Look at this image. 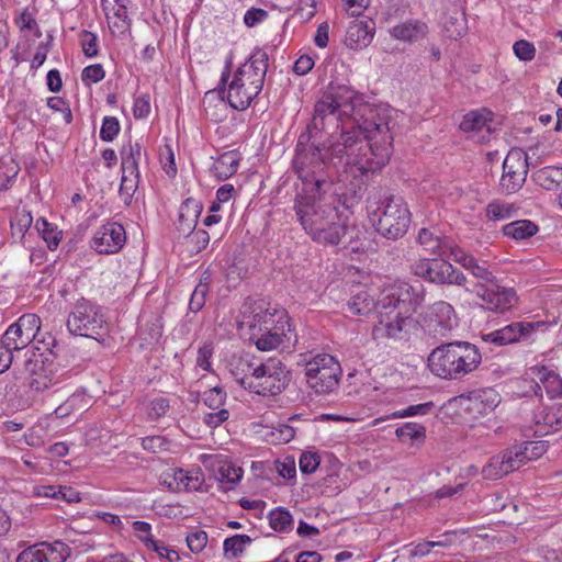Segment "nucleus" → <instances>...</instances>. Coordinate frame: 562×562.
<instances>
[{"label":"nucleus","mask_w":562,"mask_h":562,"mask_svg":"<svg viewBox=\"0 0 562 562\" xmlns=\"http://www.w3.org/2000/svg\"><path fill=\"white\" fill-rule=\"evenodd\" d=\"M355 132L363 139L367 154L376 157L375 167H384L391 157L393 135L385 110L366 102L361 94L347 85L330 82L315 103L311 131L331 134Z\"/></svg>","instance_id":"obj_1"},{"label":"nucleus","mask_w":562,"mask_h":562,"mask_svg":"<svg viewBox=\"0 0 562 562\" xmlns=\"http://www.w3.org/2000/svg\"><path fill=\"white\" fill-rule=\"evenodd\" d=\"M324 132L311 131L299 136L292 161L293 170L302 182L297 192H329L333 186L330 170L339 166L356 168L361 176H368L383 167H375L376 157L367 154L363 139L355 132L342 133L341 142L327 139L321 147L317 143Z\"/></svg>","instance_id":"obj_2"},{"label":"nucleus","mask_w":562,"mask_h":562,"mask_svg":"<svg viewBox=\"0 0 562 562\" xmlns=\"http://www.w3.org/2000/svg\"><path fill=\"white\" fill-rule=\"evenodd\" d=\"M453 259L476 280L471 284L468 282L463 288L482 301L481 306L484 310L503 314L515 306L518 300L516 291L513 288L499 285L485 262L480 263L476 258L461 249L453 252Z\"/></svg>","instance_id":"obj_3"},{"label":"nucleus","mask_w":562,"mask_h":562,"mask_svg":"<svg viewBox=\"0 0 562 562\" xmlns=\"http://www.w3.org/2000/svg\"><path fill=\"white\" fill-rule=\"evenodd\" d=\"M481 362L479 348L468 341L441 344L428 356L430 371L446 380H461L474 372Z\"/></svg>","instance_id":"obj_4"},{"label":"nucleus","mask_w":562,"mask_h":562,"mask_svg":"<svg viewBox=\"0 0 562 562\" xmlns=\"http://www.w3.org/2000/svg\"><path fill=\"white\" fill-rule=\"evenodd\" d=\"M268 54L261 48H256L247 61L236 70L226 92V99L233 109L246 110L260 93L268 70Z\"/></svg>","instance_id":"obj_5"},{"label":"nucleus","mask_w":562,"mask_h":562,"mask_svg":"<svg viewBox=\"0 0 562 562\" xmlns=\"http://www.w3.org/2000/svg\"><path fill=\"white\" fill-rule=\"evenodd\" d=\"M328 192H296L293 211L303 231L311 237L326 220L336 216V198Z\"/></svg>","instance_id":"obj_6"},{"label":"nucleus","mask_w":562,"mask_h":562,"mask_svg":"<svg viewBox=\"0 0 562 562\" xmlns=\"http://www.w3.org/2000/svg\"><path fill=\"white\" fill-rule=\"evenodd\" d=\"M376 231L389 239H397L405 235L411 223V212L401 195H389L383 199L375 212Z\"/></svg>","instance_id":"obj_7"},{"label":"nucleus","mask_w":562,"mask_h":562,"mask_svg":"<svg viewBox=\"0 0 562 562\" xmlns=\"http://www.w3.org/2000/svg\"><path fill=\"white\" fill-rule=\"evenodd\" d=\"M342 374L339 362L330 355L319 353L305 363V378L310 389L318 395L329 394L338 387Z\"/></svg>","instance_id":"obj_8"},{"label":"nucleus","mask_w":562,"mask_h":562,"mask_svg":"<svg viewBox=\"0 0 562 562\" xmlns=\"http://www.w3.org/2000/svg\"><path fill=\"white\" fill-rule=\"evenodd\" d=\"M101 307L93 302L81 297L78 300L67 318V328L70 334L89 338L101 335L104 326Z\"/></svg>","instance_id":"obj_9"},{"label":"nucleus","mask_w":562,"mask_h":562,"mask_svg":"<svg viewBox=\"0 0 562 562\" xmlns=\"http://www.w3.org/2000/svg\"><path fill=\"white\" fill-rule=\"evenodd\" d=\"M25 367L30 374L29 386L32 391L45 392L55 389L57 392L69 386L70 373L48 359L42 360L41 363L38 360H29Z\"/></svg>","instance_id":"obj_10"},{"label":"nucleus","mask_w":562,"mask_h":562,"mask_svg":"<svg viewBox=\"0 0 562 562\" xmlns=\"http://www.w3.org/2000/svg\"><path fill=\"white\" fill-rule=\"evenodd\" d=\"M272 325H266L250 340L260 351H271L278 348L286 349L294 346L297 338L292 330L290 317L284 310L277 313Z\"/></svg>","instance_id":"obj_11"},{"label":"nucleus","mask_w":562,"mask_h":562,"mask_svg":"<svg viewBox=\"0 0 562 562\" xmlns=\"http://www.w3.org/2000/svg\"><path fill=\"white\" fill-rule=\"evenodd\" d=\"M424 302V288L422 284L395 282L383 289L379 296V306L394 307L403 314L413 315Z\"/></svg>","instance_id":"obj_12"},{"label":"nucleus","mask_w":562,"mask_h":562,"mask_svg":"<svg viewBox=\"0 0 562 562\" xmlns=\"http://www.w3.org/2000/svg\"><path fill=\"white\" fill-rule=\"evenodd\" d=\"M291 376V370L281 360L270 358L262 362L251 393L261 396L279 395L289 385Z\"/></svg>","instance_id":"obj_13"},{"label":"nucleus","mask_w":562,"mask_h":562,"mask_svg":"<svg viewBox=\"0 0 562 562\" xmlns=\"http://www.w3.org/2000/svg\"><path fill=\"white\" fill-rule=\"evenodd\" d=\"M415 276L437 284L465 286L468 278L450 262L441 259H422L413 265Z\"/></svg>","instance_id":"obj_14"},{"label":"nucleus","mask_w":562,"mask_h":562,"mask_svg":"<svg viewBox=\"0 0 562 562\" xmlns=\"http://www.w3.org/2000/svg\"><path fill=\"white\" fill-rule=\"evenodd\" d=\"M411 314H403L394 307L379 306L378 321L373 326L374 338H405L411 328L415 326V321Z\"/></svg>","instance_id":"obj_15"},{"label":"nucleus","mask_w":562,"mask_h":562,"mask_svg":"<svg viewBox=\"0 0 562 562\" xmlns=\"http://www.w3.org/2000/svg\"><path fill=\"white\" fill-rule=\"evenodd\" d=\"M281 310L271 308L270 304L263 300L246 301L240 310L239 319L237 321L238 329L249 333V340L266 325H272L277 313Z\"/></svg>","instance_id":"obj_16"},{"label":"nucleus","mask_w":562,"mask_h":562,"mask_svg":"<svg viewBox=\"0 0 562 562\" xmlns=\"http://www.w3.org/2000/svg\"><path fill=\"white\" fill-rule=\"evenodd\" d=\"M41 329V318L36 314H23L2 334L1 339L14 352L29 347Z\"/></svg>","instance_id":"obj_17"},{"label":"nucleus","mask_w":562,"mask_h":562,"mask_svg":"<svg viewBox=\"0 0 562 562\" xmlns=\"http://www.w3.org/2000/svg\"><path fill=\"white\" fill-rule=\"evenodd\" d=\"M528 156L519 148H513L508 151L503 162V175L501 187L506 193L518 191L526 181L528 173Z\"/></svg>","instance_id":"obj_18"},{"label":"nucleus","mask_w":562,"mask_h":562,"mask_svg":"<svg viewBox=\"0 0 562 562\" xmlns=\"http://www.w3.org/2000/svg\"><path fill=\"white\" fill-rule=\"evenodd\" d=\"M550 323L543 321L537 322H515L504 326L497 330L491 331L482 336L486 342L497 346H505L528 338L537 330H546Z\"/></svg>","instance_id":"obj_19"},{"label":"nucleus","mask_w":562,"mask_h":562,"mask_svg":"<svg viewBox=\"0 0 562 562\" xmlns=\"http://www.w3.org/2000/svg\"><path fill=\"white\" fill-rule=\"evenodd\" d=\"M457 326L454 308L445 301L434 303L426 317V328L434 337L445 338Z\"/></svg>","instance_id":"obj_20"},{"label":"nucleus","mask_w":562,"mask_h":562,"mask_svg":"<svg viewBox=\"0 0 562 562\" xmlns=\"http://www.w3.org/2000/svg\"><path fill=\"white\" fill-rule=\"evenodd\" d=\"M69 557V548L61 541L42 542L23 550L16 562H65Z\"/></svg>","instance_id":"obj_21"},{"label":"nucleus","mask_w":562,"mask_h":562,"mask_svg":"<svg viewBox=\"0 0 562 562\" xmlns=\"http://www.w3.org/2000/svg\"><path fill=\"white\" fill-rule=\"evenodd\" d=\"M126 241L124 227L116 222H109L102 225L92 238V247L99 254H115Z\"/></svg>","instance_id":"obj_22"},{"label":"nucleus","mask_w":562,"mask_h":562,"mask_svg":"<svg viewBox=\"0 0 562 562\" xmlns=\"http://www.w3.org/2000/svg\"><path fill=\"white\" fill-rule=\"evenodd\" d=\"M491 115L492 113L486 110L470 111L463 116L459 127L476 142H488L492 132Z\"/></svg>","instance_id":"obj_23"},{"label":"nucleus","mask_w":562,"mask_h":562,"mask_svg":"<svg viewBox=\"0 0 562 562\" xmlns=\"http://www.w3.org/2000/svg\"><path fill=\"white\" fill-rule=\"evenodd\" d=\"M520 467L521 460L518 459L517 452L514 448H509L503 453L492 457L482 468L481 474L485 480H499Z\"/></svg>","instance_id":"obj_24"},{"label":"nucleus","mask_w":562,"mask_h":562,"mask_svg":"<svg viewBox=\"0 0 562 562\" xmlns=\"http://www.w3.org/2000/svg\"><path fill=\"white\" fill-rule=\"evenodd\" d=\"M348 231L349 226L347 221L342 218L337 209L336 216H333L331 220H326L311 238L317 244L335 246L341 243L342 238L348 234Z\"/></svg>","instance_id":"obj_25"},{"label":"nucleus","mask_w":562,"mask_h":562,"mask_svg":"<svg viewBox=\"0 0 562 562\" xmlns=\"http://www.w3.org/2000/svg\"><path fill=\"white\" fill-rule=\"evenodd\" d=\"M261 364L262 361L256 360L254 357H239L231 362V373L240 386L251 392Z\"/></svg>","instance_id":"obj_26"},{"label":"nucleus","mask_w":562,"mask_h":562,"mask_svg":"<svg viewBox=\"0 0 562 562\" xmlns=\"http://www.w3.org/2000/svg\"><path fill=\"white\" fill-rule=\"evenodd\" d=\"M374 30L375 23L371 19L353 20L347 29L345 44L355 50L362 49L371 43Z\"/></svg>","instance_id":"obj_27"},{"label":"nucleus","mask_w":562,"mask_h":562,"mask_svg":"<svg viewBox=\"0 0 562 562\" xmlns=\"http://www.w3.org/2000/svg\"><path fill=\"white\" fill-rule=\"evenodd\" d=\"M428 25L417 19L406 20L390 30V34L393 38L408 44L424 40L428 35Z\"/></svg>","instance_id":"obj_28"},{"label":"nucleus","mask_w":562,"mask_h":562,"mask_svg":"<svg viewBox=\"0 0 562 562\" xmlns=\"http://www.w3.org/2000/svg\"><path fill=\"white\" fill-rule=\"evenodd\" d=\"M201 212L202 204L199 201L189 198L182 202L177 223L178 231L183 235H190L196 226Z\"/></svg>","instance_id":"obj_29"},{"label":"nucleus","mask_w":562,"mask_h":562,"mask_svg":"<svg viewBox=\"0 0 562 562\" xmlns=\"http://www.w3.org/2000/svg\"><path fill=\"white\" fill-rule=\"evenodd\" d=\"M530 370L550 398L562 396V378L559 373L546 366H533Z\"/></svg>","instance_id":"obj_30"},{"label":"nucleus","mask_w":562,"mask_h":562,"mask_svg":"<svg viewBox=\"0 0 562 562\" xmlns=\"http://www.w3.org/2000/svg\"><path fill=\"white\" fill-rule=\"evenodd\" d=\"M349 311L355 315L367 316L373 310L379 314V297L368 289H361L355 293L348 301Z\"/></svg>","instance_id":"obj_31"},{"label":"nucleus","mask_w":562,"mask_h":562,"mask_svg":"<svg viewBox=\"0 0 562 562\" xmlns=\"http://www.w3.org/2000/svg\"><path fill=\"white\" fill-rule=\"evenodd\" d=\"M120 155L122 173L139 175L138 164L143 155L142 145L138 142L132 143L130 140L122 146Z\"/></svg>","instance_id":"obj_32"},{"label":"nucleus","mask_w":562,"mask_h":562,"mask_svg":"<svg viewBox=\"0 0 562 562\" xmlns=\"http://www.w3.org/2000/svg\"><path fill=\"white\" fill-rule=\"evenodd\" d=\"M140 408L146 414L147 420L154 422L164 417L170 409V402L162 395L146 396L140 402Z\"/></svg>","instance_id":"obj_33"},{"label":"nucleus","mask_w":562,"mask_h":562,"mask_svg":"<svg viewBox=\"0 0 562 562\" xmlns=\"http://www.w3.org/2000/svg\"><path fill=\"white\" fill-rule=\"evenodd\" d=\"M472 409L479 413L493 411L501 402L498 393L494 389H483L471 393Z\"/></svg>","instance_id":"obj_34"},{"label":"nucleus","mask_w":562,"mask_h":562,"mask_svg":"<svg viewBox=\"0 0 562 562\" xmlns=\"http://www.w3.org/2000/svg\"><path fill=\"white\" fill-rule=\"evenodd\" d=\"M535 420L537 425L547 427V431H558L562 429V403L543 408L535 415Z\"/></svg>","instance_id":"obj_35"},{"label":"nucleus","mask_w":562,"mask_h":562,"mask_svg":"<svg viewBox=\"0 0 562 562\" xmlns=\"http://www.w3.org/2000/svg\"><path fill=\"white\" fill-rule=\"evenodd\" d=\"M505 236L512 237L516 240L527 239L538 233V226L529 220H519L506 224L503 227Z\"/></svg>","instance_id":"obj_36"},{"label":"nucleus","mask_w":562,"mask_h":562,"mask_svg":"<svg viewBox=\"0 0 562 562\" xmlns=\"http://www.w3.org/2000/svg\"><path fill=\"white\" fill-rule=\"evenodd\" d=\"M535 181L546 190H557L562 183V168L544 167L533 175Z\"/></svg>","instance_id":"obj_37"},{"label":"nucleus","mask_w":562,"mask_h":562,"mask_svg":"<svg viewBox=\"0 0 562 562\" xmlns=\"http://www.w3.org/2000/svg\"><path fill=\"white\" fill-rule=\"evenodd\" d=\"M20 171L19 164L11 156L0 158V190H7Z\"/></svg>","instance_id":"obj_38"},{"label":"nucleus","mask_w":562,"mask_h":562,"mask_svg":"<svg viewBox=\"0 0 562 562\" xmlns=\"http://www.w3.org/2000/svg\"><path fill=\"white\" fill-rule=\"evenodd\" d=\"M173 479L177 483V487L186 491H199L203 483L201 473L187 472L181 469L175 471Z\"/></svg>","instance_id":"obj_39"},{"label":"nucleus","mask_w":562,"mask_h":562,"mask_svg":"<svg viewBox=\"0 0 562 562\" xmlns=\"http://www.w3.org/2000/svg\"><path fill=\"white\" fill-rule=\"evenodd\" d=\"M514 450L518 454V459L521 460V467L530 460L540 458L547 450V446L543 442L525 441L520 446H514Z\"/></svg>","instance_id":"obj_40"},{"label":"nucleus","mask_w":562,"mask_h":562,"mask_svg":"<svg viewBox=\"0 0 562 562\" xmlns=\"http://www.w3.org/2000/svg\"><path fill=\"white\" fill-rule=\"evenodd\" d=\"M269 524L274 531L286 532L292 530L293 519L286 509L277 508L270 512Z\"/></svg>","instance_id":"obj_41"},{"label":"nucleus","mask_w":562,"mask_h":562,"mask_svg":"<svg viewBox=\"0 0 562 562\" xmlns=\"http://www.w3.org/2000/svg\"><path fill=\"white\" fill-rule=\"evenodd\" d=\"M516 211L512 203L493 201L486 206V216L492 221H502L512 217Z\"/></svg>","instance_id":"obj_42"},{"label":"nucleus","mask_w":562,"mask_h":562,"mask_svg":"<svg viewBox=\"0 0 562 562\" xmlns=\"http://www.w3.org/2000/svg\"><path fill=\"white\" fill-rule=\"evenodd\" d=\"M138 180L139 175L122 173L119 194L125 205H130L132 203L133 196L138 188Z\"/></svg>","instance_id":"obj_43"},{"label":"nucleus","mask_w":562,"mask_h":562,"mask_svg":"<svg viewBox=\"0 0 562 562\" xmlns=\"http://www.w3.org/2000/svg\"><path fill=\"white\" fill-rule=\"evenodd\" d=\"M33 217L30 212L25 210L18 211L11 220L12 236L22 240L25 233L31 227Z\"/></svg>","instance_id":"obj_44"},{"label":"nucleus","mask_w":562,"mask_h":562,"mask_svg":"<svg viewBox=\"0 0 562 562\" xmlns=\"http://www.w3.org/2000/svg\"><path fill=\"white\" fill-rule=\"evenodd\" d=\"M295 428L288 424H278L266 435L269 442L282 445L290 442L295 436Z\"/></svg>","instance_id":"obj_45"},{"label":"nucleus","mask_w":562,"mask_h":562,"mask_svg":"<svg viewBox=\"0 0 562 562\" xmlns=\"http://www.w3.org/2000/svg\"><path fill=\"white\" fill-rule=\"evenodd\" d=\"M251 538L247 535H235L224 540L223 549L225 554L237 558L244 552L246 544L251 543Z\"/></svg>","instance_id":"obj_46"},{"label":"nucleus","mask_w":562,"mask_h":562,"mask_svg":"<svg viewBox=\"0 0 562 562\" xmlns=\"http://www.w3.org/2000/svg\"><path fill=\"white\" fill-rule=\"evenodd\" d=\"M162 335V324L159 317H154L146 324L139 327V336L147 344H153L159 340Z\"/></svg>","instance_id":"obj_47"},{"label":"nucleus","mask_w":562,"mask_h":562,"mask_svg":"<svg viewBox=\"0 0 562 562\" xmlns=\"http://www.w3.org/2000/svg\"><path fill=\"white\" fill-rule=\"evenodd\" d=\"M418 243L430 254H440L441 238L429 228H422L417 237Z\"/></svg>","instance_id":"obj_48"},{"label":"nucleus","mask_w":562,"mask_h":562,"mask_svg":"<svg viewBox=\"0 0 562 562\" xmlns=\"http://www.w3.org/2000/svg\"><path fill=\"white\" fill-rule=\"evenodd\" d=\"M396 436L405 440H423L426 437V428L417 423H405L395 431Z\"/></svg>","instance_id":"obj_49"},{"label":"nucleus","mask_w":562,"mask_h":562,"mask_svg":"<svg viewBox=\"0 0 562 562\" xmlns=\"http://www.w3.org/2000/svg\"><path fill=\"white\" fill-rule=\"evenodd\" d=\"M226 400V393L218 386H215L206 392H204L203 401L206 406L211 409H223Z\"/></svg>","instance_id":"obj_50"},{"label":"nucleus","mask_w":562,"mask_h":562,"mask_svg":"<svg viewBox=\"0 0 562 562\" xmlns=\"http://www.w3.org/2000/svg\"><path fill=\"white\" fill-rule=\"evenodd\" d=\"M80 37V45L82 47V52L85 56L91 58L95 57L99 53L98 49V37L94 33L89 31H82L79 34Z\"/></svg>","instance_id":"obj_51"},{"label":"nucleus","mask_w":562,"mask_h":562,"mask_svg":"<svg viewBox=\"0 0 562 562\" xmlns=\"http://www.w3.org/2000/svg\"><path fill=\"white\" fill-rule=\"evenodd\" d=\"M434 408L432 402H426L417 405H411L407 408L394 412L392 418H404L416 415H427Z\"/></svg>","instance_id":"obj_52"},{"label":"nucleus","mask_w":562,"mask_h":562,"mask_svg":"<svg viewBox=\"0 0 562 562\" xmlns=\"http://www.w3.org/2000/svg\"><path fill=\"white\" fill-rule=\"evenodd\" d=\"M105 77V71L100 64H94L83 68L81 72V80L86 86L100 82Z\"/></svg>","instance_id":"obj_53"},{"label":"nucleus","mask_w":562,"mask_h":562,"mask_svg":"<svg viewBox=\"0 0 562 562\" xmlns=\"http://www.w3.org/2000/svg\"><path fill=\"white\" fill-rule=\"evenodd\" d=\"M120 132L119 120L114 116H105L102 122L100 138L104 142H112Z\"/></svg>","instance_id":"obj_54"},{"label":"nucleus","mask_w":562,"mask_h":562,"mask_svg":"<svg viewBox=\"0 0 562 562\" xmlns=\"http://www.w3.org/2000/svg\"><path fill=\"white\" fill-rule=\"evenodd\" d=\"M35 226L37 232L43 235L44 240L48 244L50 249L58 246L60 239L45 218L37 220Z\"/></svg>","instance_id":"obj_55"},{"label":"nucleus","mask_w":562,"mask_h":562,"mask_svg":"<svg viewBox=\"0 0 562 562\" xmlns=\"http://www.w3.org/2000/svg\"><path fill=\"white\" fill-rule=\"evenodd\" d=\"M169 445V440L162 436H148L142 440V447L153 453L167 451Z\"/></svg>","instance_id":"obj_56"},{"label":"nucleus","mask_w":562,"mask_h":562,"mask_svg":"<svg viewBox=\"0 0 562 562\" xmlns=\"http://www.w3.org/2000/svg\"><path fill=\"white\" fill-rule=\"evenodd\" d=\"M148 549H151L160 558L167 560L168 562H179L180 561L179 553L176 550L170 549L162 541L150 540V544H149Z\"/></svg>","instance_id":"obj_57"},{"label":"nucleus","mask_w":562,"mask_h":562,"mask_svg":"<svg viewBox=\"0 0 562 562\" xmlns=\"http://www.w3.org/2000/svg\"><path fill=\"white\" fill-rule=\"evenodd\" d=\"M515 55L524 61H530L535 58L536 48L528 41L519 40L513 46Z\"/></svg>","instance_id":"obj_58"},{"label":"nucleus","mask_w":562,"mask_h":562,"mask_svg":"<svg viewBox=\"0 0 562 562\" xmlns=\"http://www.w3.org/2000/svg\"><path fill=\"white\" fill-rule=\"evenodd\" d=\"M269 18L268 11L260 8H250L244 14V23L248 27H255Z\"/></svg>","instance_id":"obj_59"},{"label":"nucleus","mask_w":562,"mask_h":562,"mask_svg":"<svg viewBox=\"0 0 562 562\" xmlns=\"http://www.w3.org/2000/svg\"><path fill=\"white\" fill-rule=\"evenodd\" d=\"M189 549L194 552H201L207 543V533L204 530H196L186 538Z\"/></svg>","instance_id":"obj_60"},{"label":"nucleus","mask_w":562,"mask_h":562,"mask_svg":"<svg viewBox=\"0 0 562 562\" xmlns=\"http://www.w3.org/2000/svg\"><path fill=\"white\" fill-rule=\"evenodd\" d=\"M302 473L311 474L316 471L319 465V457L316 452H304L299 460Z\"/></svg>","instance_id":"obj_61"},{"label":"nucleus","mask_w":562,"mask_h":562,"mask_svg":"<svg viewBox=\"0 0 562 562\" xmlns=\"http://www.w3.org/2000/svg\"><path fill=\"white\" fill-rule=\"evenodd\" d=\"M221 482L227 484V490L233 488L241 479V469L235 467H226L220 469Z\"/></svg>","instance_id":"obj_62"},{"label":"nucleus","mask_w":562,"mask_h":562,"mask_svg":"<svg viewBox=\"0 0 562 562\" xmlns=\"http://www.w3.org/2000/svg\"><path fill=\"white\" fill-rule=\"evenodd\" d=\"M207 292L209 288H205L204 285L195 286L189 302V310L191 312L196 313L204 306Z\"/></svg>","instance_id":"obj_63"},{"label":"nucleus","mask_w":562,"mask_h":562,"mask_svg":"<svg viewBox=\"0 0 562 562\" xmlns=\"http://www.w3.org/2000/svg\"><path fill=\"white\" fill-rule=\"evenodd\" d=\"M150 113V99L148 94H143L135 99L133 114L135 119H145Z\"/></svg>","instance_id":"obj_64"}]
</instances>
